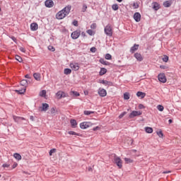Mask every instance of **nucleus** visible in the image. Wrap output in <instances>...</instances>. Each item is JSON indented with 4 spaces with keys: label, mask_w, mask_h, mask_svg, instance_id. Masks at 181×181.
Here are the masks:
<instances>
[{
    "label": "nucleus",
    "mask_w": 181,
    "mask_h": 181,
    "mask_svg": "<svg viewBox=\"0 0 181 181\" xmlns=\"http://www.w3.org/2000/svg\"><path fill=\"white\" fill-rule=\"evenodd\" d=\"M62 90H59L56 94H55V95H56V97H57V98L58 99V100H62Z\"/></svg>",
    "instance_id": "obj_28"
},
{
    "label": "nucleus",
    "mask_w": 181,
    "mask_h": 181,
    "mask_svg": "<svg viewBox=\"0 0 181 181\" xmlns=\"http://www.w3.org/2000/svg\"><path fill=\"white\" fill-rule=\"evenodd\" d=\"M38 28L39 25L37 24V23H32L30 24V30H32L33 32L37 30Z\"/></svg>",
    "instance_id": "obj_13"
},
{
    "label": "nucleus",
    "mask_w": 181,
    "mask_h": 181,
    "mask_svg": "<svg viewBox=\"0 0 181 181\" xmlns=\"http://www.w3.org/2000/svg\"><path fill=\"white\" fill-rule=\"evenodd\" d=\"M64 74H66V75L71 74V69H70L69 68H66L64 70Z\"/></svg>",
    "instance_id": "obj_30"
},
{
    "label": "nucleus",
    "mask_w": 181,
    "mask_h": 181,
    "mask_svg": "<svg viewBox=\"0 0 181 181\" xmlns=\"http://www.w3.org/2000/svg\"><path fill=\"white\" fill-rule=\"evenodd\" d=\"M160 69H163V70H165V69H168V66H165V65H160Z\"/></svg>",
    "instance_id": "obj_55"
},
{
    "label": "nucleus",
    "mask_w": 181,
    "mask_h": 181,
    "mask_svg": "<svg viewBox=\"0 0 181 181\" xmlns=\"http://www.w3.org/2000/svg\"><path fill=\"white\" fill-rule=\"evenodd\" d=\"M87 11V5L84 4L82 8V12H86Z\"/></svg>",
    "instance_id": "obj_50"
},
{
    "label": "nucleus",
    "mask_w": 181,
    "mask_h": 181,
    "mask_svg": "<svg viewBox=\"0 0 181 181\" xmlns=\"http://www.w3.org/2000/svg\"><path fill=\"white\" fill-rule=\"evenodd\" d=\"M95 28H97V24L95 23H93L90 25L91 29H95Z\"/></svg>",
    "instance_id": "obj_48"
},
{
    "label": "nucleus",
    "mask_w": 181,
    "mask_h": 181,
    "mask_svg": "<svg viewBox=\"0 0 181 181\" xmlns=\"http://www.w3.org/2000/svg\"><path fill=\"white\" fill-rule=\"evenodd\" d=\"M169 60V57L165 55L163 58V62H165V63H168V61Z\"/></svg>",
    "instance_id": "obj_45"
},
{
    "label": "nucleus",
    "mask_w": 181,
    "mask_h": 181,
    "mask_svg": "<svg viewBox=\"0 0 181 181\" xmlns=\"http://www.w3.org/2000/svg\"><path fill=\"white\" fill-rule=\"evenodd\" d=\"M163 173H164V174L170 173V171H169V170H165V171H163Z\"/></svg>",
    "instance_id": "obj_61"
},
{
    "label": "nucleus",
    "mask_w": 181,
    "mask_h": 181,
    "mask_svg": "<svg viewBox=\"0 0 181 181\" xmlns=\"http://www.w3.org/2000/svg\"><path fill=\"white\" fill-rule=\"evenodd\" d=\"M69 67L72 69L74 71H78V70H80V64L77 62H72L70 63Z\"/></svg>",
    "instance_id": "obj_4"
},
{
    "label": "nucleus",
    "mask_w": 181,
    "mask_h": 181,
    "mask_svg": "<svg viewBox=\"0 0 181 181\" xmlns=\"http://www.w3.org/2000/svg\"><path fill=\"white\" fill-rule=\"evenodd\" d=\"M62 98H66L67 97H69V93H65L64 91H62Z\"/></svg>",
    "instance_id": "obj_42"
},
{
    "label": "nucleus",
    "mask_w": 181,
    "mask_h": 181,
    "mask_svg": "<svg viewBox=\"0 0 181 181\" xmlns=\"http://www.w3.org/2000/svg\"><path fill=\"white\" fill-rule=\"evenodd\" d=\"M71 93L74 94V97H80V93L77 91L73 90V91H71Z\"/></svg>",
    "instance_id": "obj_38"
},
{
    "label": "nucleus",
    "mask_w": 181,
    "mask_h": 181,
    "mask_svg": "<svg viewBox=\"0 0 181 181\" xmlns=\"http://www.w3.org/2000/svg\"><path fill=\"white\" fill-rule=\"evenodd\" d=\"M133 18L135 22H141V13L139 12H136L134 14Z\"/></svg>",
    "instance_id": "obj_12"
},
{
    "label": "nucleus",
    "mask_w": 181,
    "mask_h": 181,
    "mask_svg": "<svg viewBox=\"0 0 181 181\" xmlns=\"http://www.w3.org/2000/svg\"><path fill=\"white\" fill-rule=\"evenodd\" d=\"M70 11H71V6L70 5L66 6L62 10H61L57 13L56 15L57 19H59V20L64 19V18H66V16H67L69 13H70Z\"/></svg>",
    "instance_id": "obj_1"
},
{
    "label": "nucleus",
    "mask_w": 181,
    "mask_h": 181,
    "mask_svg": "<svg viewBox=\"0 0 181 181\" xmlns=\"http://www.w3.org/2000/svg\"><path fill=\"white\" fill-rule=\"evenodd\" d=\"M25 77V78H30V76L29 74H26Z\"/></svg>",
    "instance_id": "obj_62"
},
{
    "label": "nucleus",
    "mask_w": 181,
    "mask_h": 181,
    "mask_svg": "<svg viewBox=\"0 0 181 181\" xmlns=\"http://www.w3.org/2000/svg\"><path fill=\"white\" fill-rule=\"evenodd\" d=\"M156 134L159 136V138H163V132H162V130L157 131Z\"/></svg>",
    "instance_id": "obj_33"
},
{
    "label": "nucleus",
    "mask_w": 181,
    "mask_h": 181,
    "mask_svg": "<svg viewBox=\"0 0 181 181\" xmlns=\"http://www.w3.org/2000/svg\"><path fill=\"white\" fill-rule=\"evenodd\" d=\"M133 6H134L135 9H138V8H139V4L134 3V4H133Z\"/></svg>",
    "instance_id": "obj_56"
},
{
    "label": "nucleus",
    "mask_w": 181,
    "mask_h": 181,
    "mask_svg": "<svg viewBox=\"0 0 181 181\" xmlns=\"http://www.w3.org/2000/svg\"><path fill=\"white\" fill-rule=\"evenodd\" d=\"M124 115H127V112H123L119 115V119H121Z\"/></svg>",
    "instance_id": "obj_46"
},
{
    "label": "nucleus",
    "mask_w": 181,
    "mask_h": 181,
    "mask_svg": "<svg viewBox=\"0 0 181 181\" xmlns=\"http://www.w3.org/2000/svg\"><path fill=\"white\" fill-rule=\"evenodd\" d=\"M80 35H81V31L75 30L71 34V37L76 40V39H78V37H80Z\"/></svg>",
    "instance_id": "obj_7"
},
{
    "label": "nucleus",
    "mask_w": 181,
    "mask_h": 181,
    "mask_svg": "<svg viewBox=\"0 0 181 181\" xmlns=\"http://www.w3.org/2000/svg\"><path fill=\"white\" fill-rule=\"evenodd\" d=\"M92 126L93 123L90 122H83L80 124V128L81 129H87V128H90Z\"/></svg>",
    "instance_id": "obj_3"
},
{
    "label": "nucleus",
    "mask_w": 181,
    "mask_h": 181,
    "mask_svg": "<svg viewBox=\"0 0 181 181\" xmlns=\"http://www.w3.org/2000/svg\"><path fill=\"white\" fill-rule=\"evenodd\" d=\"M20 51L22 52V53H25L26 49H25V47H20Z\"/></svg>",
    "instance_id": "obj_51"
},
{
    "label": "nucleus",
    "mask_w": 181,
    "mask_h": 181,
    "mask_svg": "<svg viewBox=\"0 0 181 181\" xmlns=\"http://www.w3.org/2000/svg\"><path fill=\"white\" fill-rule=\"evenodd\" d=\"M134 57L136 59L138 62H142L144 60V57H142V54L141 53L136 52L134 54Z\"/></svg>",
    "instance_id": "obj_15"
},
{
    "label": "nucleus",
    "mask_w": 181,
    "mask_h": 181,
    "mask_svg": "<svg viewBox=\"0 0 181 181\" xmlns=\"http://www.w3.org/2000/svg\"><path fill=\"white\" fill-rule=\"evenodd\" d=\"M56 112H57V111L56 110V107H52L50 109V113L52 115H54Z\"/></svg>",
    "instance_id": "obj_41"
},
{
    "label": "nucleus",
    "mask_w": 181,
    "mask_h": 181,
    "mask_svg": "<svg viewBox=\"0 0 181 181\" xmlns=\"http://www.w3.org/2000/svg\"><path fill=\"white\" fill-rule=\"evenodd\" d=\"M139 110H144V108H145V106L142 104H139Z\"/></svg>",
    "instance_id": "obj_54"
},
{
    "label": "nucleus",
    "mask_w": 181,
    "mask_h": 181,
    "mask_svg": "<svg viewBox=\"0 0 181 181\" xmlns=\"http://www.w3.org/2000/svg\"><path fill=\"white\" fill-rule=\"evenodd\" d=\"M72 25H74V26H78V21H77L76 20H74L72 22Z\"/></svg>",
    "instance_id": "obj_49"
},
{
    "label": "nucleus",
    "mask_w": 181,
    "mask_h": 181,
    "mask_svg": "<svg viewBox=\"0 0 181 181\" xmlns=\"http://www.w3.org/2000/svg\"><path fill=\"white\" fill-rule=\"evenodd\" d=\"M112 57V56H111V54H106L105 57L106 60H111Z\"/></svg>",
    "instance_id": "obj_43"
},
{
    "label": "nucleus",
    "mask_w": 181,
    "mask_h": 181,
    "mask_svg": "<svg viewBox=\"0 0 181 181\" xmlns=\"http://www.w3.org/2000/svg\"><path fill=\"white\" fill-rule=\"evenodd\" d=\"M118 8H119L118 4H113L112 6V8L113 9V11H118Z\"/></svg>",
    "instance_id": "obj_40"
},
{
    "label": "nucleus",
    "mask_w": 181,
    "mask_h": 181,
    "mask_svg": "<svg viewBox=\"0 0 181 181\" xmlns=\"http://www.w3.org/2000/svg\"><path fill=\"white\" fill-rule=\"evenodd\" d=\"M28 79H23L21 81V86H23V87H25V88H26V86H28Z\"/></svg>",
    "instance_id": "obj_23"
},
{
    "label": "nucleus",
    "mask_w": 181,
    "mask_h": 181,
    "mask_svg": "<svg viewBox=\"0 0 181 181\" xmlns=\"http://www.w3.org/2000/svg\"><path fill=\"white\" fill-rule=\"evenodd\" d=\"M40 97H46V90H42L40 92Z\"/></svg>",
    "instance_id": "obj_36"
},
{
    "label": "nucleus",
    "mask_w": 181,
    "mask_h": 181,
    "mask_svg": "<svg viewBox=\"0 0 181 181\" xmlns=\"http://www.w3.org/2000/svg\"><path fill=\"white\" fill-rule=\"evenodd\" d=\"M71 125L72 128H77V121L76 119H71L70 120Z\"/></svg>",
    "instance_id": "obj_21"
},
{
    "label": "nucleus",
    "mask_w": 181,
    "mask_h": 181,
    "mask_svg": "<svg viewBox=\"0 0 181 181\" xmlns=\"http://www.w3.org/2000/svg\"><path fill=\"white\" fill-rule=\"evenodd\" d=\"M139 115H142V112L134 110L129 114V118H135V117H139Z\"/></svg>",
    "instance_id": "obj_6"
},
{
    "label": "nucleus",
    "mask_w": 181,
    "mask_h": 181,
    "mask_svg": "<svg viewBox=\"0 0 181 181\" xmlns=\"http://www.w3.org/2000/svg\"><path fill=\"white\" fill-rule=\"evenodd\" d=\"M48 49L49 50H51V52H54L56 50V49H54L53 46H49Z\"/></svg>",
    "instance_id": "obj_52"
},
{
    "label": "nucleus",
    "mask_w": 181,
    "mask_h": 181,
    "mask_svg": "<svg viewBox=\"0 0 181 181\" xmlns=\"http://www.w3.org/2000/svg\"><path fill=\"white\" fill-rule=\"evenodd\" d=\"M90 50L92 53H95V52H97V48H95V47H93Z\"/></svg>",
    "instance_id": "obj_47"
},
{
    "label": "nucleus",
    "mask_w": 181,
    "mask_h": 181,
    "mask_svg": "<svg viewBox=\"0 0 181 181\" xmlns=\"http://www.w3.org/2000/svg\"><path fill=\"white\" fill-rule=\"evenodd\" d=\"M158 81H160V83H166V76L164 73L159 74L158 75Z\"/></svg>",
    "instance_id": "obj_8"
},
{
    "label": "nucleus",
    "mask_w": 181,
    "mask_h": 181,
    "mask_svg": "<svg viewBox=\"0 0 181 181\" xmlns=\"http://www.w3.org/2000/svg\"><path fill=\"white\" fill-rule=\"evenodd\" d=\"M107 73V69L105 68H100V71L99 72L100 76H104Z\"/></svg>",
    "instance_id": "obj_26"
},
{
    "label": "nucleus",
    "mask_w": 181,
    "mask_h": 181,
    "mask_svg": "<svg viewBox=\"0 0 181 181\" xmlns=\"http://www.w3.org/2000/svg\"><path fill=\"white\" fill-rule=\"evenodd\" d=\"M33 77L36 81H40V80H42V76L40 73H34Z\"/></svg>",
    "instance_id": "obj_17"
},
{
    "label": "nucleus",
    "mask_w": 181,
    "mask_h": 181,
    "mask_svg": "<svg viewBox=\"0 0 181 181\" xmlns=\"http://www.w3.org/2000/svg\"><path fill=\"white\" fill-rule=\"evenodd\" d=\"M87 33H88V35H90V36H93V30H88L87 31Z\"/></svg>",
    "instance_id": "obj_53"
},
{
    "label": "nucleus",
    "mask_w": 181,
    "mask_h": 181,
    "mask_svg": "<svg viewBox=\"0 0 181 181\" xmlns=\"http://www.w3.org/2000/svg\"><path fill=\"white\" fill-rule=\"evenodd\" d=\"M125 163H132L134 162V160L128 158H124Z\"/></svg>",
    "instance_id": "obj_31"
},
{
    "label": "nucleus",
    "mask_w": 181,
    "mask_h": 181,
    "mask_svg": "<svg viewBox=\"0 0 181 181\" xmlns=\"http://www.w3.org/2000/svg\"><path fill=\"white\" fill-rule=\"evenodd\" d=\"M68 134H69V135H76V136H80V134L76 133V132H74V131H69V132H68Z\"/></svg>",
    "instance_id": "obj_32"
},
{
    "label": "nucleus",
    "mask_w": 181,
    "mask_h": 181,
    "mask_svg": "<svg viewBox=\"0 0 181 181\" xmlns=\"http://www.w3.org/2000/svg\"><path fill=\"white\" fill-rule=\"evenodd\" d=\"M99 62L101 64H104V66H110V62L105 61L103 58H101Z\"/></svg>",
    "instance_id": "obj_24"
},
{
    "label": "nucleus",
    "mask_w": 181,
    "mask_h": 181,
    "mask_svg": "<svg viewBox=\"0 0 181 181\" xmlns=\"http://www.w3.org/2000/svg\"><path fill=\"white\" fill-rule=\"evenodd\" d=\"M138 49H139V45L134 44V46L130 48V53H135Z\"/></svg>",
    "instance_id": "obj_14"
},
{
    "label": "nucleus",
    "mask_w": 181,
    "mask_h": 181,
    "mask_svg": "<svg viewBox=\"0 0 181 181\" xmlns=\"http://www.w3.org/2000/svg\"><path fill=\"white\" fill-rule=\"evenodd\" d=\"M84 115H90V114H94V112L90 110H85L83 112Z\"/></svg>",
    "instance_id": "obj_34"
},
{
    "label": "nucleus",
    "mask_w": 181,
    "mask_h": 181,
    "mask_svg": "<svg viewBox=\"0 0 181 181\" xmlns=\"http://www.w3.org/2000/svg\"><path fill=\"white\" fill-rule=\"evenodd\" d=\"M136 95L137 97H140L141 98H145V97L146 96V93L144 92L138 91L136 93Z\"/></svg>",
    "instance_id": "obj_20"
},
{
    "label": "nucleus",
    "mask_w": 181,
    "mask_h": 181,
    "mask_svg": "<svg viewBox=\"0 0 181 181\" xmlns=\"http://www.w3.org/2000/svg\"><path fill=\"white\" fill-rule=\"evenodd\" d=\"M81 36H83V37H86V33L85 32H82L81 33Z\"/></svg>",
    "instance_id": "obj_60"
},
{
    "label": "nucleus",
    "mask_w": 181,
    "mask_h": 181,
    "mask_svg": "<svg viewBox=\"0 0 181 181\" xmlns=\"http://www.w3.org/2000/svg\"><path fill=\"white\" fill-rule=\"evenodd\" d=\"M124 100H129V94L128 93H124Z\"/></svg>",
    "instance_id": "obj_44"
},
{
    "label": "nucleus",
    "mask_w": 181,
    "mask_h": 181,
    "mask_svg": "<svg viewBox=\"0 0 181 181\" xmlns=\"http://www.w3.org/2000/svg\"><path fill=\"white\" fill-rule=\"evenodd\" d=\"M172 122H173V121L172 120V119H170L168 120V123H169V124H172Z\"/></svg>",
    "instance_id": "obj_63"
},
{
    "label": "nucleus",
    "mask_w": 181,
    "mask_h": 181,
    "mask_svg": "<svg viewBox=\"0 0 181 181\" xmlns=\"http://www.w3.org/2000/svg\"><path fill=\"white\" fill-rule=\"evenodd\" d=\"M157 110H158V111L162 112V111H163V110H165V107H163V105H158L157 106Z\"/></svg>",
    "instance_id": "obj_37"
},
{
    "label": "nucleus",
    "mask_w": 181,
    "mask_h": 181,
    "mask_svg": "<svg viewBox=\"0 0 181 181\" xmlns=\"http://www.w3.org/2000/svg\"><path fill=\"white\" fill-rule=\"evenodd\" d=\"M2 166H3V168H9L10 165L4 163V164L2 165Z\"/></svg>",
    "instance_id": "obj_57"
},
{
    "label": "nucleus",
    "mask_w": 181,
    "mask_h": 181,
    "mask_svg": "<svg viewBox=\"0 0 181 181\" xmlns=\"http://www.w3.org/2000/svg\"><path fill=\"white\" fill-rule=\"evenodd\" d=\"M13 157L15 158V159H16L17 160H21L22 159V156H21V154L18 153H15L13 154Z\"/></svg>",
    "instance_id": "obj_25"
},
{
    "label": "nucleus",
    "mask_w": 181,
    "mask_h": 181,
    "mask_svg": "<svg viewBox=\"0 0 181 181\" xmlns=\"http://www.w3.org/2000/svg\"><path fill=\"white\" fill-rule=\"evenodd\" d=\"M16 93H18V94H25L26 92V88L23 87L21 89L16 90Z\"/></svg>",
    "instance_id": "obj_19"
},
{
    "label": "nucleus",
    "mask_w": 181,
    "mask_h": 181,
    "mask_svg": "<svg viewBox=\"0 0 181 181\" xmlns=\"http://www.w3.org/2000/svg\"><path fill=\"white\" fill-rule=\"evenodd\" d=\"M101 84H103L104 86H108V87L113 85L112 82L108 81L107 80H102L101 81Z\"/></svg>",
    "instance_id": "obj_18"
},
{
    "label": "nucleus",
    "mask_w": 181,
    "mask_h": 181,
    "mask_svg": "<svg viewBox=\"0 0 181 181\" xmlns=\"http://www.w3.org/2000/svg\"><path fill=\"white\" fill-rule=\"evenodd\" d=\"M46 8H53L54 6V2L52 0H46L45 2Z\"/></svg>",
    "instance_id": "obj_9"
},
{
    "label": "nucleus",
    "mask_w": 181,
    "mask_h": 181,
    "mask_svg": "<svg viewBox=\"0 0 181 181\" xmlns=\"http://www.w3.org/2000/svg\"><path fill=\"white\" fill-rule=\"evenodd\" d=\"M145 131L147 134H152V132H153V129H152V127H145Z\"/></svg>",
    "instance_id": "obj_29"
},
{
    "label": "nucleus",
    "mask_w": 181,
    "mask_h": 181,
    "mask_svg": "<svg viewBox=\"0 0 181 181\" xmlns=\"http://www.w3.org/2000/svg\"><path fill=\"white\" fill-rule=\"evenodd\" d=\"M98 94L100 95V97H105V95H107V90L104 88H100L98 89Z\"/></svg>",
    "instance_id": "obj_10"
},
{
    "label": "nucleus",
    "mask_w": 181,
    "mask_h": 181,
    "mask_svg": "<svg viewBox=\"0 0 181 181\" xmlns=\"http://www.w3.org/2000/svg\"><path fill=\"white\" fill-rule=\"evenodd\" d=\"M49 110V104L47 103H42V111H47Z\"/></svg>",
    "instance_id": "obj_22"
},
{
    "label": "nucleus",
    "mask_w": 181,
    "mask_h": 181,
    "mask_svg": "<svg viewBox=\"0 0 181 181\" xmlns=\"http://www.w3.org/2000/svg\"><path fill=\"white\" fill-rule=\"evenodd\" d=\"M98 129H100V127H93V131H98Z\"/></svg>",
    "instance_id": "obj_58"
},
{
    "label": "nucleus",
    "mask_w": 181,
    "mask_h": 181,
    "mask_svg": "<svg viewBox=\"0 0 181 181\" xmlns=\"http://www.w3.org/2000/svg\"><path fill=\"white\" fill-rule=\"evenodd\" d=\"M17 166H18V163H14L13 164V165H12V168H13V169H15V168H16Z\"/></svg>",
    "instance_id": "obj_59"
},
{
    "label": "nucleus",
    "mask_w": 181,
    "mask_h": 181,
    "mask_svg": "<svg viewBox=\"0 0 181 181\" xmlns=\"http://www.w3.org/2000/svg\"><path fill=\"white\" fill-rule=\"evenodd\" d=\"M16 60H17V62H19V63H22V62H23V59H22V57H21V56L19 55L16 56Z\"/></svg>",
    "instance_id": "obj_35"
},
{
    "label": "nucleus",
    "mask_w": 181,
    "mask_h": 181,
    "mask_svg": "<svg viewBox=\"0 0 181 181\" xmlns=\"http://www.w3.org/2000/svg\"><path fill=\"white\" fill-rule=\"evenodd\" d=\"M105 33L107 35V36H109L111 37L112 36V28H111V25H107L105 27Z\"/></svg>",
    "instance_id": "obj_5"
},
{
    "label": "nucleus",
    "mask_w": 181,
    "mask_h": 181,
    "mask_svg": "<svg viewBox=\"0 0 181 181\" xmlns=\"http://www.w3.org/2000/svg\"><path fill=\"white\" fill-rule=\"evenodd\" d=\"M114 163H115L117 166H118L119 169L122 168V160H121L119 157L115 156Z\"/></svg>",
    "instance_id": "obj_2"
},
{
    "label": "nucleus",
    "mask_w": 181,
    "mask_h": 181,
    "mask_svg": "<svg viewBox=\"0 0 181 181\" xmlns=\"http://www.w3.org/2000/svg\"><path fill=\"white\" fill-rule=\"evenodd\" d=\"M56 148H52L49 151V156H52V155H53V153H56Z\"/></svg>",
    "instance_id": "obj_39"
},
{
    "label": "nucleus",
    "mask_w": 181,
    "mask_h": 181,
    "mask_svg": "<svg viewBox=\"0 0 181 181\" xmlns=\"http://www.w3.org/2000/svg\"><path fill=\"white\" fill-rule=\"evenodd\" d=\"M13 119L15 121V122H17V124H21L22 121L25 120V117H18V116L13 117Z\"/></svg>",
    "instance_id": "obj_11"
},
{
    "label": "nucleus",
    "mask_w": 181,
    "mask_h": 181,
    "mask_svg": "<svg viewBox=\"0 0 181 181\" xmlns=\"http://www.w3.org/2000/svg\"><path fill=\"white\" fill-rule=\"evenodd\" d=\"M153 8L155 11H158V9L160 8V6L158 4V2H154Z\"/></svg>",
    "instance_id": "obj_27"
},
{
    "label": "nucleus",
    "mask_w": 181,
    "mask_h": 181,
    "mask_svg": "<svg viewBox=\"0 0 181 181\" xmlns=\"http://www.w3.org/2000/svg\"><path fill=\"white\" fill-rule=\"evenodd\" d=\"M172 4H173L172 0H168V1H164L163 5L165 8H169L172 6Z\"/></svg>",
    "instance_id": "obj_16"
},
{
    "label": "nucleus",
    "mask_w": 181,
    "mask_h": 181,
    "mask_svg": "<svg viewBox=\"0 0 181 181\" xmlns=\"http://www.w3.org/2000/svg\"><path fill=\"white\" fill-rule=\"evenodd\" d=\"M12 40H13V42H15L16 40V38L15 37H13Z\"/></svg>",
    "instance_id": "obj_64"
}]
</instances>
